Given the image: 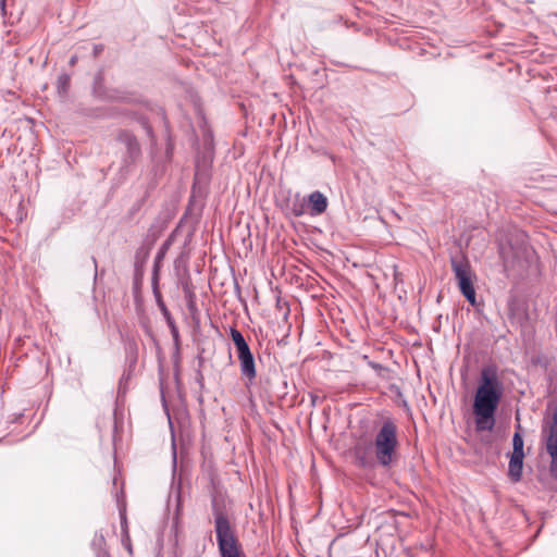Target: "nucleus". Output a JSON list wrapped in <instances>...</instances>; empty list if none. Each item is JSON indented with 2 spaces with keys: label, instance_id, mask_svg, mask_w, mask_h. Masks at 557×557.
<instances>
[{
  "label": "nucleus",
  "instance_id": "nucleus-1",
  "mask_svg": "<svg viewBox=\"0 0 557 557\" xmlns=\"http://www.w3.org/2000/svg\"><path fill=\"white\" fill-rule=\"evenodd\" d=\"M502 397V385L495 372L484 369L476 388L473 412L478 431H491L494 428V413Z\"/></svg>",
  "mask_w": 557,
  "mask_h": 557
},
{
  "label": "nucleus",
  "instance_id": "nucleus-2",
  "mask_svg": "<svg viewBox=\"0 0 557 557\" xmlns=\"http://www.w3.org/2000/svg\"><path fill=\"white\" fill-rule=\"evenodd\" d=\"M373 457L383 468H391L398 460V428L394 421L386 419L377 430L371 445Z\"/></svg>",
  "mask_w": 557,
  "mask_h": 557
},
{
  "label": "nucleus",
  "instance_id": "nucleus-3",
  "mask_svg": "<svg viewBox=\"0 0 557 557\" xmlns=\"http://www.w3.org/2000/svg\"><path fill=\"white\" fill-rule=\"evenodd\" d=\"M214 524L221 557H245L235 530L224 512H215Z\"/></svg>",
  "mask_w": 557,
  "mask_h": 557
},
{
  "label": "nucleus",
  "instance_id": "nucleus-4",
  "mask_svg": "<svg viewBox=\"0 0 557 557\" xmlns=\"http://www.w3.org/2000/svg\"><path fill=\"white\" fill-rule=\"evenodd\" d=\"M451 270L457 280L459 289L465 298L471 304H475V289L473 286L474 274L471 265L465 258H453Z\"/></svg>",
  "mask_w": 557,
  "mask_h": 557
},
{
  "label": "nucleus",
  "instance_id": "nucleus-5",
  "mask_svg": "<svg viewBox=\"0 0 557 557\" xmlns=\"http://www.w3.org/2000/svg\"><path fill=\"white\" fill-rule=\"evenodd\" d=\"M546 450L552 458L549 473L554 479H557V408L553 412L552 422L548 426Z\"/></svg>",
  "mask_w": 557,
  "mask_h": 557
},
{
  "label": "nucleus",
  "instance_id": "nucleus-6",
  "mask_svg": "<svg viewBox=\"0 0 557 557\" xmlns=\"http://www.w3.org/2000/svg\"><path fill=\"white\" fill-rule=\"evenodd\" d=\"M238 360L240 364L242 374L249 381H252L256 377L257 372L255 366V358L251 351L239 355Z\"/></svg>",
  "mask_w": 557,
  "mask_h": 557
},
{
  "label": "nucleus",
  "instance_id": "nucleus-7",
  "mask_svg": "<svg viewBox=\"0 0 557 557\" xmlns=\"http://www.w3.org/2000/svg\"><path fill=\"white\" fill-rule=\"evenodd\" d=\"M523 457L524 455H513L511 454L509 461L508 475L513 482H518L522 475L523 468Z\"/></svg>",
  "mask_w": 557,
  "mask_h": 557
},
{
  "label": "nucleus",
  "instance_id": "nucleus-8",
  "mask_svg": "<svg viewBox=\"0 0 557 557\" xmlns=\"http://www.w3.org/2000/svg\"><path fill=\"white\" fill-rule=\"evenodd\" d=\"M354 453L356 458L359 460L360 465L363 467L370 463L371 455H373L371 446L363 447L361 445H357L354 449Z\"/></svg>",
  "mask_w": 557,
  "mask_h": 557
},
{
  "label": "nucleus",
  "instance_id": "nucleus-9",
  "mask_svg": "<svg viewBox=\"0 0 557 557\" xmlns=\"http://www.w3.org/2000/svg\"><path fill=\"white\" fill-rule=\"evenodd\" d=\"M308 205L311 209H326L327 199L322 193L314 191L308 197Z\"/></svg>",
  "mask_w": 557,
  "mask_h": 557
},
{
  "label": "nucleus",
  "instance_id": "nucleus-10",
  "mask_svg": "<svg viewBox=\"0 0 557 557\" xmlns=\"http://www.w3.org/2000/svg\"><path fill=\"white\" fill-rule=\"evenodd\" d=\"M512 446H513V450H512L513 455H524L523 454V438L521 437V435L519 433H515L513 438H512Z\"/></svg>",
  "mask_w": 557,
  "mask_h": 557
},
{
  "label": "nucleus",
  "instance_id": "nucleus-11",
  "mask_svg": "<svg viewBox=\"0 0 557 557\" xmlns=\"http://www.w3.org/2000/svg\"><path fill=\"white\" fill-rule=\"evenodd\" d=\"M230 333H231V337L234 342V345H237L245 341L243 334L237 329L232 327Z\"/></svg>",
  "mask_w": 557,
  "mask_h": 557
},
{
  "label": "nucleus",
  "instance_id": "nucleus-12",
  "mask_svg": "<svg viewBox=\"0 0 557 557\" xmlns=\"http://www.w3.org/2000/svg\"><path fill=\"white\" fill-rule=\"evenodd\" d=\"M235 347H236V350H237V356L250 351V348H249V346H248L246 341L235 345Z\"/></svg>",
  "mask_w": 557,
  "mask_h": 557
},
{
  "label": "nucleus",
  "instance_id": "nucleus-13",
  "mask_svg": "<svg viewBox=\"0 0 557 557\" xmlns=\"http://www.w3.org/2000/svg\"><path fill=\"white\" fill-rule=\"evenodd\" d=\"M295 213L296 216L300 215L304 211L302 210H299V211H293Z\"/></svg>",
  "mask_w": 557,
  "mask_h": 557
}]
</instances>
